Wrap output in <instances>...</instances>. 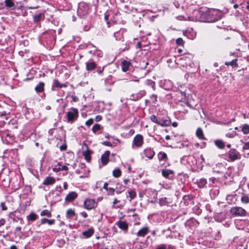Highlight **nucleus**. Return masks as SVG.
<instances>
[{"instance_id": "f257e3e1", "label": "nucleus", "mask_w": 249, "mask_h": 249, "mask_svg": "<svg viewBox=\"0 0 249 249\" xmlns=\"http://www.w3.org/2000/svg\"><path fill=\"white\" fill-rule=\"evenodd\" d=\"M199 20L207 22H213L221 19L223 16V13L218 9H211L205 11H199Z\"/></svg>"}, {"instance_id": "f03ea898", "label": "nucleus", "mask_w": 249, "mask_h": 249, "mask_svg": "<svg viewBox=\"0 0 249 249\" xmlns=\"http://www.w3.org/2000/svg\"><path fill=\"white\" fill-rule=\"evenodd\" d=\"M227 160L228 161H234L241 158V155L238 151L235 149H231L226 154Z\"/></svg>"}, {"instance_id": "7ed1b4c3", "label": "nucleus", "mask_w": 249, "mask_h": 249, "mask_svg": "<svg viewBox=\"0 0 249 249\" xmlns=\"http://www.w3.org/2000/svg\"><path fill=\"white\" fill-rule=\"evenodd\" d=\"M89 11V7L87 3L82 2L79 4L77 10V14L79 16L82 17L83 16L88 14Z\"/></svg>"}, {"instance_id": "20e7f679", "label": "nucleus", "mask_w": 249, "mask_h": 249, "mask_svg": "<svg viewBox=\"0 0 249 249\" xmlns=\"http://www.w3.org/2000/svg\"><path fill=\"white\" fill-rule=\"evenodd\" d=\"M230 213L233 216H245L247 214L246 211L240 207H233L231 208Z\"/></svg>"}, {"instance_id": "39448f33", "label": "nucleus", "mask_w": 249, "mask_h": 249, "mask_svg": "<svg viewBox=\"0 0 249 249\" xmlns=\"http://www.w3.org/2000/svg\"><path fill=\"white\" fill-rule=\"evenodd\" d=\"M78 117V110L77 108L71 107L67 113L68 122L72 123Z\"/></svg>"}, {"instance_id": "423d86ee", "label": "nucleus", "mask_w": 249, "mask_h": 249, "mask_svg": "<svg viewBox=\"0 0 249 249\" xmlns=\"http://www.w3.org/2000/svg\"><path fill=\"white\" fill-rule=\"evenodd\" d=\"M97 206V203L93 199H86L84 202V208L88 210L93 209Z\"/></svg>"}, {"instance_id": "0eeeda50", "label": "nucleus", "mask_w": 249, "mask_h": 249, "mask_svg": "<svg viewBox=\"0 0 249 249\" xmlns=\"http://www.w3.org/2000/svg\"><path fill=\"white\" fill-rule=\"evenodd\" d=\"M143 142V137L141 135H137L133 139V144L136 147H141Z\"/></svg>"}, {"instance_id": "6e6552de", "label": "nucleus", "mask_w": 249, "mask_h": 249, "mask_svg": "<svg viewBox=\"0 0 249 249\" xmlns=\"http://www.w3.org/2000/svg\"><path fill=\"white\" fill-rule=\"evenodd\" d=\"M171 124V121L170 119L167 117L166 118H160L158 124L159 125L161 126H168Z\"/></svg>"}, {"instance_id": "1a4fd4ad", "label": "nucleus", "mask_w": 249, "mask_h": 249, "mask_svg": "<svg viewBox=\"0 0 249 249\" xmlns=\"http://www.w3.org/2000/svg\"><path fill=\"white\" fill-rule=\"evenodd\" d=\"M109 155L110 151L107 150L101 156V160L103 165H106L107 164Z\"/></svg>"}, {"instance_id": "9d476101", "label": "nucleus", "mask_w": 249, "mask_h": 249, "mask_svg": "<svg viewBox=\"0 0 249 249\" xmlns=\"http://www.w3.org/2000/svg\"><path fill=\"white\" fill-rule=\"evenodd\" d=\"M66 86L67 85L65 84H61L57 79H55L53 82L52 90H55L56 88L60 89L62 87H66Z\"/></svg>"}, {"instance_id": "9b49d317", "label": "nucleus", "mask_w": 249, "mask_h": 249, "mask_svg": "<svg viewBox=\"0 0 249 249\" xmlns=\"http://www.w3.org/2000/svg\"><path fill=\"white\" fill-rule=\"evenodd\" d=\"M84 144L86 147L87 150L85 151H83V155L85 158V159L88 162H89L91 160V156H90L91 151H90L89 149L88 145L86 143H84Z\"/></svg>"}, {"instance_id": "f8f14e48", "label": "nucleus", "mask_w": 249, "mask_h": 249, "mask_svg": "<svg viewBox=\"0 0 249 249\" xmlns=\"http://www.w3.org/2000/svg\"><path fill=\"white\" fill-rule=\"evenodd\" d=\"M116 225L124 231H127L128 230V224L125 221L119 220L116 222Z\"/></svg>"}, {"instance_id": "ddd939ff", "label": "nucleus", "mask_w": 249, "mask_h": 249, "mask_svg": "<svg viewBox=\"0 0 249 249\" xmlns=\"http://www.w3.org/2000/svg\"><path fill=\"white\" fill-rule=\"evenodd\" d=\"M193 56L190 53H185L180 56L179 59L186 61L185 64L187 65L188 62H190L192 59Z\"/></svg>"}, {"instance_id": "4468645a", "label": "nucleus", "mask_w": 249, "mask_h": 249, "mask_svg": "<svg viewBox=\"0 0 249 249\" xmlns=\"http://www.w3.org/2000/svg\"><path fill=\"white\" fill-rule=\"evenodd\" d=\"M77 197V194L75 192L69 193L65 197V200L67 202H71Z\"/></svg>"}, {"instance_id": "2eb2a0df", "label": "nucleus", "mask_w": 249, "mask_h": 249, "mask_svg": "<svg viewBox=\"0 0 249 249\" xmlns=\"http://www.w3.org/2000/svg\"><path fill=\"white\" fill-rule=\"evenodd\" d=\"M144 154L148 159H152L155 153L151 148H147L144 151Z\"/></svg>"}, {"instance_id": "dca6fc26", "label": "nucleus", "mask_w": 249, "mask_h": 249, "mask_svg": "<svg viewBox=\"0 0 249 249\" xmlns=\"http://www.w3.org/2000/svg\"><path fill=\"white\" fill-rule=\"evenodd\" d=\"M96 68V64L95 62L89 61L86 63V68L88 71H91Z\"/></svg>"}, {"instance_id": "f3484780", "label": "nucleus", "mask_w": 249, "mask_h": 249, "mask_svg": "<svg viewBox=\"0 0 249 249\" xmlns=\"http://www.w3.org/2000/svg\"><path fill=\"white\" fill-rule=\"evenodd\" d=\"M45 84L43 82H40L35 87V90L36 93H40L44 90Z\"/></svg>"}, {"instance_id": "a211bd4d", "label": "nucleus", "mask_w": 249, "mask_h": 249, "mask_svg": "<svg viewBox=\"0 0 249 249\" xmlns=\"http://www.w3.org/2000/svg\"><path fill=\"white\" fill-rule=\"evenodd\" d=\"M149 229L147 227H145L140 229L137 233V235L140 237H144L147 234Z\"/></svg>"}, {"instance_id": "6ab92c4d", "label": "nucleus", "mask_w": 249, "mask_h": 249, "mask_svg": "<svg viewBox=\"0 0 249 249\" xmlns=\"http://www.w3.org/2000/svg\"><path fill=\"white\" fill-rule=\"evenodd\" d=\"M55 182V179L54 178L48 177L44 180L43 184L45 185H50L54 184Z\"/></svg>"}, {"instance_id": "aec40b11", "label": "nucleus", "mask_w": 249, "mask_h": 249, "mask_svg": "<svg viewBox=\"0 0 249 249\" xmlns=\"http://www.w3.org/2000/svg\"><path fill=\"white\" fill-rule=\"evenodd\" d=\"M5 6L8 9L11 10L15 8V4L13 0H4Z\"/></svg>"}, {"instance_id": "412c9836", "label": "nucleus", "mask_w": 249, "mask_h": 249, "mask_svg": "<svg viewBox=\"0 0 249 249\" xmlns=\"http://www.w3.org/2000/svg\"><path fill=\"white\" fill-rule=\"evenodd\" d=\"M94 233V230L93 228H90L87 231L82 232V235L86 238H88L91 237Z\"/></svg>"}, {"instance_id": "4be33fe9", "label": "nucleus", "mask_w": 249, "mask_h": 249, "mask_svg": "<svg viewBox=\"0 0 249 249\" xmlns=\"http://www.w3.org/2000/svg\"><path fill=\"white\" fill-rule=\"evenodd\" d=\"M130 65V63L126 60H123L122 63V69L124 72H126L128 70Z\"/></svg>"}, {"instance_id": "5701e85b", "label": "nucleus", "mask_w": 249, "mask_h": 249, "mask_svg": "<svg viewBox=\"0 0 249 249\" xmlns=\"http://www.w3.org/2000/svg\"><path fill=\"white\" fill-rule=\"evenodd\" d=\"M196 135L200 140H205V138L203 134L202 129L198 127L196 131Z\"/></svg>"}, {"instance_id": "b1692460", "label": "nucleus", "mask_w": 249, "mask_h": 249, "mask_svg": "<svg viewBox=\"0 0 249 249\" xmlns=\"http://www.w3.org/2000/svg\"><path fill=\"white\" fill-rule=\"evenodd\" d=\"M43 18H44V15L41 13L35 15L33 16V20L36 23L39 22L41 19Z\"/></svg>"}, {"instance_id": "393cba45", "label": "nucleus", "mask_w": 249, "mask_h": 249, "mask_svg": "<svg viewBox=\"0 0 249 249\" xmlns=\"http://www.w3.org/2000/svg\"><path fill=\"white\" fill-rule=\"evenodd\" d=\"M38 218L37 215L34 213H31L27 216V219L29 221H34Z\"/></svg>"}, {"instance_id": "a878e982", "label": "nucleus", "mask_w": 249, "mask_h": 249, "mask_svg": "<svg viewBox=\"0 0 249 249\" xmlns=\"http://www.w3.org/2000/svg\"><path fill=\"white\" fill-rule=\"evenodd\" d=\"M76 214L73 210L69 209L67 211L66 216L68 218L71 219L75 216Z\"/></svg>"}, {"instance_id": "bb28decb", "label": "nucleus", "mask_w": 249, "mask_h": 249, "mask_svg": "<svg viewBox=\"0 0 249 249\" xmlns=\"http://www.w3.org/2000/svg\"><path fill=\"white\" fill-rule=\"evenodd\" d=\"M197 183L199 188H203L206 186L207 180L204 178H201L197 181Z\"/></svg>"}, {"instance_id": "cd10ccee", "label": "nucleus", "mask_w": 249, "mask_h": 249, "mask_svg": "<svg viewBox=\"0 0 249 249\" xmlns=\"http://www.w3.org/2000/svg\"><path fill=\"white\" fill-rule=\"evenodd\" d=\"M214 143L215 145L220 149H223L225 146V143L220 140H215Z\"/></svg>"}, {"instance_id": "c85d7f7f", "label": "nucleus", "mask_w": 249, "mask_h": 249, "mask_svg": "<svg viewBox=\"0 0 249 249\" xmlns=\"http://www.w3.org/2000/svg\"><path fill=\"white\" fill-rule=\"evenodd\" d=\"M123 32H124L123 30H120L118 32H116L114 33V36L116 38V40H120L123 37Z\"/></svg>"}, {"instance_id": "c756f323", "label": "nucleus", "mask_w": 249, "mask_h": 249, "mask_svg": "<svg viewBox=\"0 0 249 249\" xmlns=\"http://www.w3.org/2000/svg\"><path fill=\"white\" fill-rule=\"evenodd\" d=\"M172 174H173V171L171 170L165 169L162 171V176L166 178H168L169 176Z\"/></svg>"}, {"instance_id": "7c9ffc66", "label": "nucleus", "mask_w": 249, "mask_h": 249, "mask_svg": "<svg viewBox=\"0 0 249 249\" xmlns=\"http://www.w3.org/2000/svg\"><path fill=\"white\" fill-rule=\"evenodd\" d=\"M46 223H48L49 225H51L54 224V219H48L46 218H43L41 219V224H44Z\"/></svg>"}, {"instance_id": "2f4dec72", "label": "nucleus", "mask_w": 249, "mask_h": 249, "mask_svg": "<svg viewBox=\"0 0 249 249\" xmlns=\"http://www.w3.org/2000/svg\"><path fill=\"white\" fill-rule=\"evenodd\" d=\"M172 87V83L169 80H164L163 88L169 90Z\"/></svg>"}, {"instance_id": "473e14b6", "label": "nucleus", "mask_w": 249, "mask_h": 249, "mask_svg": "<svg viewBox=\"0 0 249 249\" xmlns=\"http://www.w3.org/2000/svg\"><path fill=\"white\" fill-rule=\"evenodd\" d=\"M158 158L160 160H165L167 158V154L163 152H160L158 154Z\"/></svg>"}, {"instance_id": "72a5a7b5", "label": "nucleus", "mask_w": 249, "mask_h": 249, "mask_svg": "<svg viewBox=\"0 0 249 249\" xmlns=\"http://www.w3.org/2000/svg\"><path fill=\"white\" fill-rule=\"evenodd\" d=\"M121 171L119 168L114 169L112 172L113 176L115 178H118L121 175Z\"/></svg>"}, {"instance_id": "f704fd0d", "label": "nucleus", "mask_w": 249, "mask_h": 249, "mask_svg": "<svg viewBox=\"0 0 249 249\" xmlns=\"http://www.w3.org/2000/svg\"><path fill=\"white\" fill-rule=\"evenodd\" d=\"M241 201L244 204L249 203V195H245L241 198Z\"/></svg>"}, {"instance_id": "c9c22d12", "label": "nucleus", "mask_w": 249, "mask_h": 249, "mask_svg": "<svg viewBox=\"0 0 249 249\" xmlns=\"http://www.w3.org/2000/svg\"><path fill=\"white\" fill-rule=\"evenodd\" d=\"M242 131L245 134L249 133V125L248 124H244L242 127Z\"/></svg>"}, {"instance_id": "e433bc0d", "label": "nucleus", "mask_w": 249, "mask_h": 249, "mask_svg": "<svg viewBox=\"0 0 249 249\" xmlns=\"http://www.w3.org/2000/svg\"><path fill=\"white\" fill-rule=\"evenodd\" d=\"M41 216H47L49 217H51L52 216L51 213L50 211L48 210H43L40 213Z\"/></svg>"}, {"instance_id": "4c0bfd02", "label": "nucleus", "mask_w": 249, "mask_h": 249, "mask_svg": "<svg viewBox=\"0 0 249 249\" xmlns=\"http://www.w3.org/2000/svg\"><path fill=\"white\" fill-rule=\"evenodd\" d=\"M237 60V59H235L234 60H232L231 62H226L225 63V64L226 65H227V66L231 65V66L232 67H233V66H237V64L236 63Z\"/></svg>"}, {"instance_id": "58836bf2", "label": "nucleus", "mask_w": 249, "mask_h": 249, "mask_svg": "<svg viewBox=\"0 0 249 249\" xmlns=\"http://www.w3.org/2000/svg\"><path fill=\"white\" fill-rule=\"evenodd\" d=\"M4 136L10 138L11 137V134L9 132L0 130V137L2 139Z\"/></svg>"}, {"instance_id": "ea45409f", "label": "nucleus", "mask_w": 249, "mask_h": 249, "mask_svg": "<svg viewBox=\"0 0 249 249\" xmlns=\"http://www.w3.org/2000/svg\"><path fill=\"white\" fill-rule=\"evenodd\" d=\"M159 204L161 206L165 205L168 204L167 198L166 197L161 198L159 199Z\"/></svg>"}, {"instance_id": "a19ab883", "label": "nucleus", "mask_w": 249, "mask_h": 249, "mask_svg": "<svg viewBox=\"0 0 249 249\" xmlns=\"http://www.w3.org/2000/svg\"><path fill=\"white\" fill-rule=\"evenodd\" d=\"M128 196L130 198V201H131L132 199H134L136 196V194L135 192L133 190H130L128 191Z\"/></svg>"}, {"instance_id": "79ce46f5", "label": "nucleus", "mask_w": 249, "mask_h": 249, "mask_svg": "<svg viewBox=\"0 0 249 249\" xmlns=\"http://www.w3.org/2000/svg\"><path fill=\"white\" fill-rule=\"evenodd\" d=\"M150 119L152 122L158 124L160 118H158L155 115H152L150 117Z\"/></svg>"}, {"instance_id": "37998d69", "label": "nucleus", "mask_w": 249, "mask_h": 249, "mask_svg": "<svg viewBox=\"0 0 249 249\" xmlns=\"http://www.w3.org/2000/svg\"><path fill=\"white\" fill-rule=\"evenodd\" d=\"M101 128V126L100 124H95L93 126H92V130L93 131V132H94V133H96L97 131H98V130H99Z\"/></svg>"}, {"instance_id": "c03bdc74", "label": "nucleus", "mask_w": 249, "mask_h": 249, "mask_svg": "<svg viewBox=\"0 0 249 249\" xmlns=\"http://www.w3.org/2000/svg\"><path fill=\"white\" fill-rule=\"evenodd\" d=\"M146 94V92L144 90H141L137 94V97L136 100H138L139 99H140L142 97H143L145 94Z\"/></svg>"}, {"instance_id": "a18cd8bd", "label": "nucleus", "mask_w": 249, "mask_h": 249, "mask_svg": "<svg viewBox=\"0 0 249 249\" xmlns=\"http://www.w3.org/2000/svg\"><path fill=\"white\" fill-rule=\"evenodd\" d=\"M93 55H95L97 56L98 57H101L103 55V53L100 50L95 49L94 51Z\"/></svg>"}, {"instance_id": "49530a36", "label": "nucleus", "mask_w": 249, "mask_h": 249, "mask_svg": "<svg viewBox=\"0 0 249 249\" xmlns=\"http://www.w3.org/2000/svg\"><path fill=\"white\" fill-rule=\"evenodd\" d=\"M176 43L178 45L183 46L184 44V41L182 38L179 37L177 39Z\"/></svg>"}, {"instance_id": "de8ad7c7", "label": "nucleus", "mask_w": 249, "mask_h": 249, "mask_svg": "<svg viewBox=\"0 0 249 249\" xmlns=\"http://www.w3.org/2000/svg\"><path fill=\"white\" fill-rule=\"evenodd\" d=\"M146 84H147V85H149L151 86V87L152 88L154 89L155 86V82H153V81H152L151 80H146Z\"/></svg>"}, {"instance_id": "09e8293b", "label": "nucleus", "mask_w": 249, "mask_h": 249, "mask_svg": "<svg viewBox=\"0 0 249 249\" xmlns=\"http://www.w3.org/2000/svg\"><path fill=\"white\" fill-rule=\"evenodd\" d=\"M96 68H97V72L99 74H102L104 70V67H101L100 66H99V67L96 66Z\"/></svg>"}, {"instance_id": "8fccbe9b", "label": "nucleus", "mask_w": 249, "mask_h": 249, "mask_svg": "<svg viewBox=\"0 0 249 249\" xmlns=\"http://www.w3.org/2000/svg\"><path fill=\"white\" fill-rule=\"evenodd\" d=\"M93 121H94V120L93 119H92V118L89 119L88 120H87L85 124L87 126H89L93 123Z\"/></svg>"}, {"instance_id": "3c124183", "label": "nucleus", "mask_w": 249, "mask_h": 249, "mask_svg": "<svg viewBox=\"0 0 249 249\" xmlns=\"http://www.w3.org/2000/svg\"><path fill=\"white\" fill-rule=\"evenodd\" d=\"M193 210L195 213L198 214H200L201 213V210L199 209V208L198 206H195Z\"/></svg>"}, {"instance_id": "603ef678", "label": "nucleus", "mask_w": 249, "mask_h": 249, "mask_svg": "<svg viewBox=\"0 0 249 249\" xmlns=\"http://www.w3.org/2000/svg\"><path fill=\"white\" fill-rule=\"evenodd\" d=\"M150 99L153 103H155L157 101V96L155 94H152L150 96Z\"/></svg>"}, {"instance_id": "864d4df0", "label": "nucleus", "mask_w": 249, "mask_h": 249, "mask_svg": "<svg viewBox=\"0 0 249 249\" xmlns=\"http://www.w3.org/2000/svg\"><path fill=\"white\" fill-rule=\"evenodd\" d=\"M236 135V133L235 132L233 131L232 133H228L226 134V136L227 137L229 138H233Z\"/></svg>"}, {"instance_id": "5fc2aeb1", "label": "nucleus", "mask_w": 249, "mask_h": 249, "mask_svg": "<svg viewBox=\"0 0 249 249\" xmlns=\"http://www.w3.org/2000/svg\"><path fill=\"white\" fill-rule=\"evenodd\" d=\"M101 143L103 144V145H106V146H109V147H111L112 146V144L108 142V141H104V142H101Z\"/></svg>"}, {"instance_id": "6e6d98bb", "label": "nucleus", "mask_w": 249, "mask_h": 249, "mask_svg": "<svg viewBox=\"0 0 249 249\" xmlns=\"http://www.w3.org/2000/svg\"><path fill=\"white\" fill-rule=\"evenodd\" d=\"M167 247L165 244H161L157 247L156 249H166Z\"/></svg>"}, {"instance_id": "4d7b16f0", "label": "nucleus", "mask_w": 249, "mask_h": 249, "mask_svg": "<svg viewBox=\"0 0 249 249\" xmlns=\"http://www.w3.org/2000/svg\"><path fill=\"white\" fill-rule=\"evenodd\" d=\"M21 231V228L20 227H18L16 228L15 230V233L18 234L19 232H20Z\"/></svg>"}, {"instance_id": "13d9d810", "label": "nucleus", "mask_w": 249, "mask_h": 249, "mask_svg": "<svg viewBox=\"0 0 249 249\" xmlns=\"http://www.w3.org/2000/svg\"><path fill=\"white\" fill-rule=\"evenodd\" d=\"M108 190H109V192L108 193L109 195H113L115 191L114 189L112 188H109Z\"/></svg>"}, {"instance_id": "bf43d9fd", "label": "nucleus", "mask_w": 249, "mask_h": 249, "mask_svg": "<svg viewBox=\"0 0 249 249\" xmlns=\"http://www.w3.org/2000/svg\"><path fill=\"white\" fill-rule=\"evenodd\" d=\"M173 4L177 8H179L180 7V4L177 1H175L173 2Z\"/></svg>"}, {"instance_id": "052dcab7", "label": "nucleus", "mask_w": 249, "mask_h": 249, "mask_svg": "<svg viewBox=\"0 0 249 249\" xmlns=\"http://www.w3.org/2000/svg\"><path fill=\"white\" fill-rule=\"evenodd\" d=\"M5 223V220L4 218L0 219V227L3 226Z\"/></svg>"}, {"instance_id": "680f3d73", "label": "nucleus", "mask_w": 249, "mask_h": 249, "mask_svg": "<svg viewBox=\"0 0 249 249\" xmlns=\"http://www.w3.org/2000/svg\"><path fill=\"white\" fill-rule=\"evenodd\" d=\"M243 149L245 150L249 149V142H246L243 146Z\"/></svg>"}, {"instance_id": "e2e57ef3", "label": "nucleus", "mask_w": 249, "mask_h": 249, "mask_svg": "<svg viewBox=\"0 0 249 249\" xmlns=\"http://www.w3.org/2000/svg\"><path fill=\"white\" fill-rule=\"evenodd\" d=\"M102 119V117L101 115H97L96 116L95 120L96 122H99Z\"/></svg>"}, {"instance_id": "0e129e2a", "label": "nucleus", "mask_w": 249, "mask_h": 249, "mask_svg": "<svg viewBox=\"0 0 249 249\" xmlns=\"http://www.w3.org/2000/svg\"><path fill=\"white\" fill-rule=\"evenodd\" d=\"M66 149H67V146L65 144L62 145L60 147V149L61 151L65 150H66Z\"/></svg>"}, {"instance_id": "69168bd1", "label": "nucleus", "mask_w": 249, "mask_h": 249, "mask_svg": "<svg viewBox=\"0 0 249 249\" xmlns=\"http://www.w3.org/2000/svg\"><path fill=\"white\" fill-rule=\"evenodd\" d=\"M60 169L61 171H67L68 170V167L65 165L62 166Z\"/></svg>"}, {"instance_id": "338daca9", "label": "nucleus", "mask_w": 249, "mask_h": 249, "mask_svg": "<svg viewBox=\"0 0 249 249\" xmlns=\"http://www.w3.org/2000/svg\"><path fill=\"white\" fill-rule=\"evenodd\" d=\"M53 171L54 172H59V171H61L60 167H57L56 166V167H54V168H53Z\"/></svg>"}, {"instance_id": "774afa93", "label": "nucleus", "mask_w": 249, "mask_h": 249, "mask_svg": "<svg viewBox=\"0 0 249 249\" xmlns=\"http://www.w3.org/2000/svg\"><path fill=\"white\" fill-rule=\"evenodd\" d=\"M80 214L84 218H87L88 217V214L85 212H81Z\"/></svg>"}]
</instances>
